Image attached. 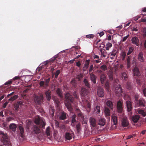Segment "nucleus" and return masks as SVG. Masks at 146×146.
Instances as JSON below:
<instances>
[{"instance_id":"nucleus-1","label":"nucleus","mask_w":146,"mask_h":146,"mask_svg":"<svg viewBox=\"0 0 146 146\" xmlns=\"http://www.w3.org/2000/svg\"><path fill=\"white\" fill-rule=\"evenodd\" d=\"M73 102V98L72 96L69 93L67 92L65 94V101L64 103L68 110L72 111L73 108L71 104Z\"/></svg>"},{"instance_id":"nucleus-2","label":"nucleus","mask_w":146,"mask_h":146,"mask_svg":"<svg viewBox=\"0 0 146 146\" xmlns=\"http://www.w3.org/2000/svg\"><path fill=\"white\" fill-rule=\"evenodd\" d=\"M0 134L2 135L1 140L3 142V144L1 146H11L10 143L9 138L6 133H4L3 132H1Z\"/></svg>"},{"instance_id":"nucleus-3","label":"nucleus","mask_w":146,"mask_h":146,"mask_svg":"<svg viewBox=\"0 0 146 146\" xmlns=\"http://www.w3.org/2000/svg\"><path fill=\"white\" fill-rule=\"evenodd\" d=\"M106 77L105 74H102L100 77L101 83L102 84H105V87L108 91L109 89V83L108 81H106Z\"/></svg>"},{"instance_id":"nucleus-4","label":"nucleus","mask_w":146,"mask_h":146,"mask_svg":"<svg viewBox=\"0 0 146 146\" xmlns=\"http://www.w3.org/2000/svg\"><path fill=\"white\" fill-rule=\"evenodd\" d=\"M93 45L94 46H95L97 48L101 47L104 48V46H105V45L103 44V42L100 39L96 40L94 42Z\"/></svg>"},{"instance_id":"nucleus-5","label":"nucleus","mask_w":146,"mask_h":146,"mask_svg":"<svg viewBox=\"0 0 146 146\" xmlns=\"http://www.w3.org/2000/svg\"><path fill=\"white\" fill-rule=\"evenodd\" d=\"M35 122L36 124L39 125L40 128L44 129L46 123L43 120H41L39 118H36Z\"/></svg>"},{"instance_id":"nucleus-6","label":"nucleus","mask_w":146,"mask_h":146,"mask_svg":"<svg viewBox=\"0 0 146 146\" xmlns=\"http://www.w3.org/2000/svg\"><path fill=\"white\" fill-rule=\"evenodd\" d=\"M135 103L137 107H145L146 102L144 99L141 98L138 101L136 102Z\"/></svg>"},{"instance_id":"nucleus-7","label":"nucleus","mask_w":146,"mask_h":146,"mask_svg":"<svg viewBox=\"0 0 146 146\" xmlns=\"http://www.w3.org/2000/svg\"><path fill=\"white\" fill-rule=\"evenodd\" d=\"M76 113L77 115V118L78 119L82 121V120L84 119V115L83 113L79 109H77Z\"/></svg>"},{"instance_id":"nucleus-8","label":"nucleus","mask_w":146,"mask_h":146,"mask_svg":"<svg viewBox=\"0 0 146 146\" xmlns=\"http://www.w3.org/2000/svg\"><path fill=\"white\" fill-rule=\"evenodd\" d=\"M43 99V96L42 95L39 96H36L34 98V101L35 103L40 104Z\"/></svg>"},{"instance_id":"nucleus-9","label":"nucleus","mask_w":146,"mask_h":146,"mask_svg":"<svg viewBox=\"0 0 146 146\" xmlns=\"http://www.w3.org/2000/svg\"><path fill=\"white\" fill-rule=\"evenodd\" d=\"M115 93L116 95L118 97H120L121 96L122 93V88L120 85H119V86L115 88Z\"/></svg>"},{"instance_id":"nucleus-10","label":"nucleus","mask_w":146,"mask_h":146,"mask_svg":"<svg viewBox=\"0 0 146 146\" xmlns=\"http://www.w3.org/2000/svg\"><path fill=\"white\" fill-rule=\"evenodd\" d=\"M123 104L121 101H118L117 103V108L118 112L121 113L123 111V108L122 107Z\"/></svg>"},{"instance_id":"nucleus-11","label":"nucleus","mask_w":146,"mask_h":146,"mask_svg":"<svg viewBox=\"0 0 146 146\" xmlns=\"http://www.w3.org/2000/svg\"><path fill=\"white\" fill-rule=\"evenodd\" d=\"M89 93V92L88 90L85 88H82L80 93L81 97H84L85 96H88Z\"/></svg>"},{"instance_id":"nucleus-12","label":"nucleus","mask_w":146,"mask_h":146,"mask_svg":"<svg viewBox=\"0 0 146 146\" xmlns=\"http://www.w3.org/2000/svg\"><path fill=\"white\" fill-rule=\"evenodd\" d=\"M97 93L98 96L100 97H103L104 95V90L100 87H98Z\"/></svg>"},{"instance_id":"nucleus-13","label":"nucleus","mask_w":146,"mask_h":146,"mask_svg":"<svg viewBox=\"0 0 146 146\" xmlns=\"http://www.w3.org/2000/svg\"><path fill=\"white\" fill-rule=\"evenodd\" d=\"M74 136L73 133L67 132L65 133V138L66 140H70L72 139V137Z\"/></svg>"},{"instance_id":"nucleus-14","label":"nucleus","mask_w":146,"mask_h":146,"mask_svg":"<svg viewBox=\"0 0 146 146\" xmlns=\"http://www.w3.org/2000/svg\"><path fill=\"white\" fill-rule=\"evenodd\" d=\"M76 115L75 114L72 115H71V116L70 117L71 121V125L73 126H75V123L77 121L76 120Z\"/></svg>"},{"instance_id":"nucleus-15","label":"nucleus","mask_w":146,"mask_h":146,"mask_svg":"<svg viewBox=\"0 0 146 146\" xmlns=\"http://www.w3.org/2000/svg\"><path fill=\"white\" fill-rule=\"evenodd\" d=\"M126 104L127 111L128 112L131 111L132 108L131 102L129 101H127L126 102Z\"/></svg>"},{"instance_id":"nucleus-16","label":"nucleus","mask_w":146,"mask_h":146,"mask_svg":"<svg viewBox=\"0 0 146 146\" xmlns=\"http://www.w3.org/2000/svg\"><path fill=\"white\" fill-rule=\"evenodd\" d=\"M138 60L141 62H143L145 61V58L143 56V53L140 52L138 54Z\"/></svg>"},{"instance_id":"nucleus-17","label":"nucleus","mask_w":146,"mask_h":146,"mask_svg":"<svg viewBox=\"0 0 146 146\" xmlns=\"http://www.w3.org/2000/svg\"><path fill=\"white\" fill-rule=\"evenodd\" d=\"M66 118V113L63 111H62L60 113L59 119L62 120H64Z\"/></svg>"},{"instance_id":"nucleus-18","label":"nucleus","mask_w":146,"mask_h":146,"mask_svg":"<svg viewBox=\"0 0 146 146\" xmlns=\"http://www.w3.org/2000/svg\"><path fill=\"white\" fill-rule=\"evenodd\" d=\"M140 117L138 115H136L132 117L131 119L134 123H137L139 120Z\"/></svg>"},{"instance_id":"nucleus-19","label":"nucleus","mask_w":146,"mask_h":146,"mask_svg":"<svg viewBox=\"0 0 146 146\" xmlns=\"http://www.w3.org/2000/svg\"><path fill=\"white\" fill-rule=\"evenodd\" d=\"M33 132L36 134H38L40 133V129L36 125H34L33 127Z\"/></svg>"},{"instance_id":"nucleus-20","label":"nucleus","mask_w":146,"mask_h":146,"mask_svg":"<svg viewBox=\"0 0 146 146\" xmlns=\"http://www.w3.org/2000/svg\"><path fill=\"white\" fill-rule=\"evenodd\" d=\"M132 43L138 46L139 45V40L137 37H133L131 40Z\"/></svg>"},{"instance_id":"nucleus-21","label":"nucleus","mask_w":146,"mask_h":146,"mask_svg":"<svg viewBox=\"0 0 146 146\" xmlns=\"http://www.w3.org/2000/svg\"><path fill=\"white\" fill-rule=\"evenodd\" d=\"M50 127H48L46 129L45 131V135L48 138H49L51 136V134L50 130Z\"/></svg>"},{"instance_id":"nucleus-22","label":"nucleus","mask_w":146,"mask_h":146,"mask_svg":"<svg viewBox=\"0 0 146 146\" xmlns=\"http://www.w3.org/2000/svg\"><path fill=\"white\" fill-rule=\"evenodd\" d=\"M107 106L109 107L111 110H112L113 108V102L110 100H108L106 102Z\"/></svg>"},{"instance_id":"nucleus-23","label":"nucleus","mask_w":146,"mask_h":146,"mask_svg":"<svg viewBox=\"0 0 146 146\" xmlns=\"http://www.w3.org/2000/svg\"><path fill=\"white\" fill-rule=\"evenodd\" d=\"M23 105V102L21 101H18L16 104L15 106V108L16 110H17L19 106L22 107Z\"/></svg>"},{"instance_id":"nucleus-24","label":"nucleus","mask_w":146,"mask_h":146,"mask_svg":"<svg viewBox=\"0 0 146 146\" xmlns=\"http://www.w3.org/2000/svg\"><path fill=\"white\" fill-rule=\"evenodd\" d=\"M45 94L47 100H50L51 98V92L49 90H48L45 92Z\"/></svg>"},{"instance_id":"nucleus-25","label":"nucleus","mask_w":146,"mask_h":146,"mask_svg":"<svg viewBox=\"0 0 146 146\" xmlns=\"http://www.w3.org/2000/svg\"><path fill=\"white\" fill-rule=\"evenodd\" d=\"M106 120L104 118H101L99 119L98 124L101 126H104L105 124Z\"/></svg>"},{"instance_id":"nucleus-26","label":"nucleus","mask_w":146,"mask_h":146,"mask_svg":"<svg viewBox=\"0 0 146 146\" xmlns=\"http://www.w3.org/2000/svg\"><path fill=\"white\" fill-rule=\"evenodd\" d=\"M121 124L122 126L126 127L129 125V122L127 119H123Z\"/></svg>"},{"instance_id":"nucleus-27","label":"nucleus","mask_w":146,"mask_h":146,"mask_svg":"<svg viewBox=\"0 0 146 146\" xmlns=\"http://www.w3.org/2000/svg\"><path fill=\"white\" fill-rule=\"evenodd\" d=\"M17 127L16 124L15 123H11L9 126V128L14 132L16 130Z\"/></svg>"},{"instance_id":"nucleus-28","label":"nucleus","mask_w":146,"mask_h":146,"mask_svg":"<svg viewBox=\"0 0 146 146\" xmlns=\"http://www.w3.org/2000/svg\"><path fill=\"white\" fill-rule=\"evenodd\" d=\"M133 72L135 75L139 76L140 75V72L138 68L136 67H135L133 70Z\"/></svg>"},{"instance_id":"nucleus-29","label":"nucleus","mask_w":146,"mask_h":146,"mask_svg":"<svg viewBox=\"0 0 146 146\" xmlns=\"http://www.w3.org/2000/svg\"><path fill=\"white\" fill-rule=\"evenodd\" d=\"M100 51L102 56L104 57H106L107 55V53L106 52V50H105L104 48H101L100 49Z\"/></svg>"},{"instance_id":"nucleus-30","label":"nucleus","mask_w":146,"mask_h":146,"mask_svg":"<svg viewBox=\"0 0 146 146\" xmlns=\"http://www.w3.org/2000/svg\"><path fill=\"white\" fill-rule=\"evenodd\" d=\"M56 93L58 96L60 98H63V96L62 94V90L59 88H58L56 90Z\"/></svg>"},{"instance_id":"nucleus-31","label":"nucleus","mask_w":146,"mask_h":146,"mask_svg":"<svg viewBox=\"0 0 146 146\" xmlns=\"http://www.w3.org/2000/svg\"><path fill=\"white\" fill-rule=\"evenodd\" d=\"M104 112L106 116L108 117V118H109L110 116V110L109 108L107 107L105 108Z\"/></svg>"},{"instance_id":"nucleus-32","label":"nucleus","mask_w":146,"mask_h":146,"mask_svg":"<svg viewBox=\"0 0 146 146\" xmlns=\"http://www.w3.org/2000/svg\"><path fill=\"white\" fill-rule=\"evenodd\" d=\"M100 136H98L96 137H92V142H99L100 140Z\"/></svg>"},{"instance_id":"nucleus-33","label":"nucleus","mask_w":146,"mask_h":146,"mask_svg":"<svg viewBox=\"0 0 146 146\" xmlns=\"http://www.w3.org/2000/svg\"><path fill=\"white\" fill-rule=\"evenodd\" d=\"M19 128L20 132V136L22 138L24 137V129L21 126H19Z\"/></svg>"},{"instance_id":"nucleus-34","label":"nucleus","mask_w":146,"mask_h":146,"mask_svg":"<svg viewBox=\"0 0 146 146\" xmlns=\"http://www.w3.org/2000/svg\"><path fill=\"white\" fill-rule=\"evenodd\" d=\"M112 46V44L111 43L107 42L106 45H105V46H104V48H106V50H108L110 48H111Z\"/></svg>"},{"instance_id":"nucleus-35","label":"nucleus","mask_w":146,"mask_h":146,"mask_svg":"<svg viewBox=\"0 0 146 146\" xmlns=\"http://www.w3.org/2000/svg\"><path fill=\"white\" fill-rule=\"evenodd\" d=\"M121 58L122 60H124L125 58L126 53L125 51H122L120 54Z\"/></svg>"},{"instance_id":"nucleus-36","label":"nucleus","mask_w":146,"mask_h":146,"mask_svg":"<svg viewBox=\"0 0 146 146\" xmlns=\"http://www.w3.org/2000/svg\"><path fill=\"white\" fill-rule=\"evenodd\" d=\"M111 120L112 121L114 125H116L117 123V117L115 115L112 117Z\"/></svg>"},{"instance_id":"nucleus-37","label":"nucleus","mask_w":146,"mask_h":146,"mask_svg":"<svg viewBox=\"0 0 146 146\" xmlns=\"http://www.w3.org/2000/svg\"><path fill=\"white\" fill-rule=\"evenodd\" d=\"M93 57L94 59H96L95 60H94V61H95L97 63H98L100 62L99 58V57L98 56L95 54H93Z\"/></svg>"},{"instance_id":"nucleus-38","label":"nucleus","mask_w":146,"mask_h":146,"mask_svg":"<svg viewBox=\"0 0 146 146\" xmlns=\"http://www.w3.org/2000/svg\"><path fill=\"white\" fill-rule=\"evenodd\" d=\"M100 106H96L94 108V112L95 113H96L97 114H98L100 113Z\"/></svg>"},{"instance_id":"nucleus-39","label":"nucleus","mask_w":146,"mask_h":146,"mask_svg":"<svg viewBox=\"0 0 146 146\" xmlns=\"http://www.w3.org/2000/svg\"><path fill=\"white\" fill-rule=\"evenodd\" d=\"M137 112L138 113L141 115L143 117H145L146 116V113L143 110L141 109L137 111Z\"/></svg>"},{"instance_id":"nucleus-40","label":"nucleus","mask_w":146,"mask_h":146,"mask_svg":"<svg viewBox=\"0 0 146 146\" xmlns=\"http://www.w3.org/2000/svg\"><path fill=\"white\" fill-rule=\"evenodd\" d=\"M92 135H95L96 134H97L98 133L99 131L98 130V129L97 128L96 129H93L92 127Z\"/></svg>"},{"instance_id":"nucleus-41","label":"nucleus","mask_w":146,"mask_h":146,"mask_svg":"<svg viewBox=\"0 0 146 146\" xmlns=\"http://www.w3.org/2000/svg\"><path fill=\"white\" fill-rule=\"evenodd\" d=\"M18 97V96L17 95H15L11 97L9 99V101H13L14 100L17 99Z\"/></svg>"},{"instance_id":"nucleus-42","label":"nucleus","mask_w":146,"mask_h":146,"mask_svg":"<svg viewBox=\"0 0 146 146\" xmlns=\"http://www.w3.org/2000/svg\"><path fill=\"white\" fill-rule=\"evenodd\" d=\"M86 109L88 112L90 111L91 110V105L90 103H88L86 106Z\"/></svg>"},{"instance_id":"nucleus-43","label":"nucleus","mask_w":146,"mask_h":146,"mask_svg":"<svg viewBox=\"0 0 146 146\" xmlns=\"http://www.w3.org/2000/svg\"><path fill=\"white\" fill-rule=\"evenodd\" d=\"M121 72V76L122 78H124V79L126 80L127 79V76L126 73L125 72H123L122 71Z\"/></svg>"},{"instance_id":"nucleus-44","label":"nucleus","mask_w":146,"mask_h":146,"mask_svg":"<svg viewBox=\"0 0 146 146\" xmlns=\"http://www.w3.org/2000/svg\"><path fill=\"white\" fill-rule=\"evenodd\" d=\"M133 50L134 48L133 47L131 46L129 48L128 52L127 53V55L128 56L131 54L133 51Z\"/></svg>"},{"instance_id":"nucleus-45","label":"nucleus","mask_w":146,"mask_h":146,"mask_svg":"<svg viewBox=\"0 0 146 146\" xmlns=\"http://www.w3.org/2000/svg\"><path fill=\"white\" fill-rule=\"evenodd\" d=\"M108 74L109 76L110 79L111 80H112L113 74V72L111 71H109L108 73Z\"/></svg>"},{"instance_id":"nucleus-46","label":"nucleus","mask_w":146,"mask_h":146,"mask_svg":"<svg viewBox=\"0 0 146 146\" xmlns=\"http://www.w3.org/2000/svg\"><path fill=\"white\" fill-rule=\"evenodd\" d=\"M50 78L46 79H44L45 81V85L46 87H47L49 86V83L50 82Z\"/></svg>"},{"instance_id":"nucleus-47","label":"nucleus","mask_w":146,"mask_h":146,"mask_svg":"<svg viewBox=\"0 0 146 146\" xmlns=\"http://www.w3.org/2000/svg\"><path fill=\"white\" fill-rule=\"evenodd\" d=\"M49 112L50 114L52 116H54V110L52 107L51 108L49 109Z\"/></svg>"},{"instance_id":"nucleus-48","label":"nucleus","mask_w":146,"mask_h":146,"mask_svg":"<svg viewBox=\"0 0 146 146\" xmlns=\"http://www.w3.org/2000/svg\"><path fill=\"white\" fill-rule=\"evenodd\" d=\"M76 129L78 132H79L81 130V124L80 123H78L76 125Z\"/></svg>"},{"instance_id":"nucleus-49","label":"nucleus","mask_w":146,"mask_h":146,"mask_svg":"<svg viewBox=\"0 0 146 146\" xmlns=\"http://www.w3.org/2000/svg\"><path fill=\"white\" fill-rule=\"evenodd\" d=\"M117 51L115 49H113L112 51L110 53V54L111 56H115L116 53H117Z\"/></svg>"},{"instance_id":"nucleus-50","label":"nucleus","mask_w":146,"mask_h":146,"mask_svg":"<svg viewBox=\"0 0 146 146\" xmlns=\"http://www.w3.org/2000/svg\"><path fill=\"white\" fill-rule=\"evenodd\" d=\"M84 83L86 86H87L88 88H90L89 84L88 83V80L86 79H84Z\"/></svg>"},{"instance_id":"nucleus-51","label":"nucleus","mask_w":146,"mask_h":146,"mask_svg":"<svg viewBox=\"0 0 146 146\" xmlns=\"http://www.w3.org/2000/svg\"><path fill=\"white\" fill-rule=\"evenodd\" d=\"M100 68L104 71H106L107 70V67L105 64H103L100 67Z\"/></svg>"},{"instance_id":"nucleus-52","label":"nucleus","mask_w":146,"mask_h":146,"mask_svg":"<svg viewBox=\"0 0 146 146\" xmlns=\"http://www.w3.org/2000/svg\"><path fill=\"white\" fill-rule=\"evenodd\" d=\"M92 81L93 80V82L94 84L96 83V78L94 74L92 73Z\"/></svg>"},{"instance_id":"nucleus-53","label":"nucleus","mask_w":146,"mask_h":146,"mask_svg":"<svg viewBox=\"0 0 146 146\" xmlns=\"http://www.w3.org/2000/svg\"><path fill=\"white\" fill-rule=\"evenodd\" d=\"M89 60H86V61L85 64V66L83 68V69H84L85 68H87L89 65Z\"/></svg>"},{"instance_id":"nucleus-54","label":"nucleus","mask_w":146,"mask_h":146,"mask_svg":"<svg viewBox=\"0 0 146 146\" xmlns=\"http://www.w3.org/2000/svg\"><path fill=\"white\" fill-rule=\"evenodd\" d=\"M127 88L128 89H130L132 87L131 84L130 82H128L127 83Z\"/></svg>"},{"instance_id":"nucleus-55","label":"nucleus","mask_w":146,"mask_h":146,"mask_svg":"<svg viewBox=\"0 0 146 146\" xmlns=\"http://www.w3.org/2000/svg\"><path fill=\"white\" fill-rule=\"evenodd\" d=\"M92 126L94 127L96 124V119L92 118Z\"/></svg>"},{"instance_id":"nucleus-56","label":"nucleus","mask_w":146,"mask_h":146,"mask_svg":"<svg viewBox=\"0 0 146 146\" xmlns=\"http://www.w3.org/2000/svg\"><path fill=\"white\" fill-rule=\"evenodd\" d=\"M60 73V70H57L55 73V78H57L58 77V75Z\"/></svg>"},{"instance_id":"nucleus-57","label":"nucleus","mask_w":146,"mask_h":146,"mask_svg":"<svg viewBox=\"0 0 146 146\" xmlns=\"http://www.w3.org/2000/svg\"><path fill=\"white\" fill-rule=\"evenodd\" d=\"M141 17V15H139L135 17H134L133 18L134 20L136 21L139 18H140Z\"/></svg>"},{"instance_id":"nucleus-58","label":"nucleus","mask_w":146,"mask_h":146,"mask_svg":"<svg viewBox=\"0 0 146 146\" xmlns=\"http://www.w3.org/2000/svg\"><path fill=\"white\" fill-rule=\"evenodd\" d=\"M40 86L41 87H43L45 85V82L44 81H41L39 83Z\"/></svg>"},{"instance_id":"nucleus-59","label":"nucleus","mask_w":146,"mask_h":146,"mask_svg":"<svg viewBox=\"0 0 146 146\" xmlns=\"http://www.w3.org/2000/svg\"><path fill=\"white\" fill-rule=\"evenodd\" d=\"M73 95L74 96V97L76 98V99H78V94L76 92L74 91L73 93Z\"/></svg>"},{"instance_id":"nucleus-60","label":"nucleus","mask_w":146,"mask_h":146,"mask_svg":"<svg viewBox=\"0 0 146 146\" xmlns=\"http://www.w3.org/2000/svg\"><path fill=\"white\" fill-rule=\"evenodd\" d=\"M143 92L144 96L146 97V86H145V87H143Z\"/></svg>"},{"instance_id":"nucleus-61","label":"nucleus","mask_w":146,"mask_h":146,"mask_svg":"<svg viewBox=\"0 0 146 146\" xmlns=\"http://www.w3.org/2000/svg\"><path fill=\"white\" fill-rule=\"evenodd\" d=\"M12 82V80H9L7 82H6L4 84L5 85H9L11 84Z\"/></svg>"},{"instance_id":"nucleus-62","label":"nucleus","mask_w":146,"mask_h":146,"mask_svg":"<svg viewBox=\"0 0 146 146\" xmlns=\"http://www.w3.org/2000/svg\"><path fill=\"white\" fill-rule=\"evenodd\" d=\"M143 35L144 36H146V27H144L143 30Z\"/></svg>"},{"instance_id":"nucleus-63","label":"nucleus","mask_w":146,"mask_h":146,"mask_svg":"<svg viewBox=\"0 0 146 146\" xmlns=\"http://www.w3.org/2000/svg\"><path fill=\"white\" fill-rule=\"evenodd\" d=\"M13 117H9L7 119V121L8 122H9V121L13 120Z\"/></svg>"},{"instance_id":"nucleus-64","label":"nucleus","mask_w":146,"mask_h":146,"mask_svg":"<svg viewBox=\"0 0 146 146\" xmlns=\"http://www.w3.org/2000/svg\"><path fill=\"white\" fill-rule=\"evenodd\" d=\"M137 84L139 85H141V82L140 78H137L136 80Z\"/></svg>"}]
</instances>
